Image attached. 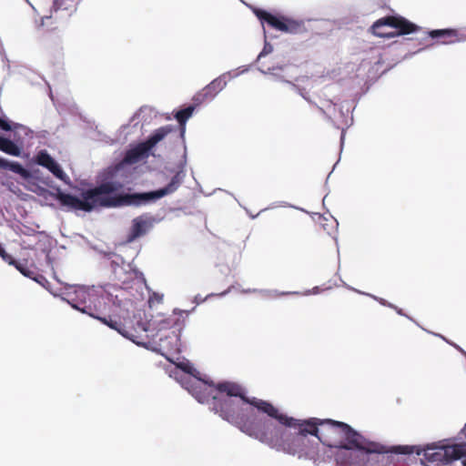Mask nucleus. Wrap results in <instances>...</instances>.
<instances>
[{
  "mask_svg": "<svg viewBox=\"0 0 466 466\" xmlns=\"http://www.w3.org/2000/svg\"><path fill=\"white\" fill-rule=\"evenodd\" d=\"M258 412L267 415L258 441L279 451L297 455L317 463L323 459L319 455V444L311 443L308 434L313 435L328 446L340 448L336 455L347 449H355L361 434L344 422L333 420L309 418L299 420L280 412L267 400H251Z\"/></svg>",
  "mask_w": 466,
  "mask_h": 466,
  "instance_id": "f257e3e1",
  "label": "nucleus"
},
{
  "mask_svg": "<svg viewBox=\"0 0 466 466\" xmlns=\"http://www.w3.org/2000/svg\"><path fill=\"white\" fill-rule=\"evenodd\" d=\"M187 390L200 403L212 400V409L222 419L237 426L242 432L258 440L265 419L258 418L251 400H262L246 396V390L239 384L224 381L215 384L198 377L187 382Z\"/></svg>",
  "mask_w": 466,
  "mask_h": 466,
  "instance_id": "f03ea898",
  "label": "nucleus"
},
{
  "mask_svg": "<svg viewBox=\"0 0 466 466\" xmlns=\"http://www.w3.org/2000/svg\"><path fill=\"white\" fill-rule=\"evenodd\" d=\"M183 178V172L178 171L172 177L170 182L165 187L146 193L118 194L123 188V184L119 181L109 180L83 191L81 198L64 193L59 188L56 189L54 197L62 206L67 207L70 209L90 212L96 208L139 205L143 202L159 199L175 192L181 185Z\"/></svg>",
  "mask_w": 466,
  "mask_h": 466,
  "instance_id": "7ed1b4c3",
  "label": "nucleus"
},
{
  "mask_svg": "<svg viewBox=\"0 0 466 466\" xmlns=\"http://www.w3.org/2000/svg\"><path fill=\"white\" fill-rule=\"evenodd\" d=\"M409 445L388 446L371 441L361 436L355 449H347L338 455V463L342 466H390L393 455L410 454Z\"/></svg>",
  "mask_w": 466,
  "mask_h": 466,
  "instance_id": "20e7f679",
  "label": "nucleus"
},
{
  "mask_svg": "<svg viewBox=\"0 0 466 466\" xmlns=\"http://www.w3.org/2000/svg\"><path fill=\"white\" fill-rule=\"evenodd\" d=\"M411 453L423 454L425 461L437 465H446L466 456V443L446 444L444 441L426 445H409Z\"/></svg>",
  "mask_w": 466,
  "mask_h": 466,
  "instance_id": "39448f33",
  "label": "nucleus"
},
{
  "mask_svg": "<svg viewBox=\"0 0 466 466\" xmlns=\"http://www.w3.org/2000/svg\"><path fill=\"white\" fill-rule=\"evenodd\" d=\"M403 42L401 45L408 50L409 56H413L425 49L433 48L440 45H451L458 42L466 40V36L459 30L452 28L443 29H432L426 32V36L422 38V42L420 43V47L417 50H411L409 48L410 43V38H402ZM407 54L403 58H406Z\"/></svg>",
  "mask_w": 466,
  "mask_h": 466,
  "instance_id": "423d86ee",
  "label": "nucleus"
},
{
  "mask_svg": "<svg viewBox=\"0 0 466 466\" xmlns=\"http://www.w3.org/2000/svg\"><path fill=\"white\" fill-rule=\"evenodd\" d=\"M76 297L79 299V301L76 303H71L74 309L83 313L88 314L89 316L96 319H99L102 323L116 330L125 338L134 340L133 333L130 330H128L121 321L114 320L111 318H102L95 314L96 309L95 306H93V302L98 299V297L96 294H91L86 289L81 288L78 290H76Z\"/></svg>",
  "mask_w": 466,
  "mask_h": 466,
  "instance_id": "0eeeda50",
  "label": "nucleus"
},
{
  "mask_svg": "<svg viewBox=\"0 0 466 466\" xmlns=\"http://www.w3.org/2000/svg\"><path fill=\"white\" fill-rule=\"evenodd\" d=\"M418 29L417 25L398 15L380 18L370 27L373 35L387 38L408 35Z\"/></svg>",
  "mask_w": 466,
  "mask_h": 466,
  "instance_id": "6e6552de",
  "label": "nucleus"
},
{
  "mask_svg": "<svg viewBox=\"0 0 466 466\" xmlns=\"http://www.w3.org/2000/svg\"><path fill=\"white\" fill-rule=\"evenodd\" d=\"M173 131L171 126H164L156 129L149 137L139 143L137 147L127 150L124 156L123 162L126 164H135L148 155V152L169 133Z\"/></svg>",
  "mask_w": 466,
  "mask_h": 466,
  "instance_id": "1a4fd4ad",
  "label": "nucleus"
},
{
  "mask_svg": "<svg viewBox=\"0 0 466 466\" xmlns=\"http://www.w3.org/2000/svg\"><path fill=\"white\" fill-rule=\"evenodd\" d=\"M252 10L262 25L267 24L268 25L279 31L297 34L301 31L303 27L302 22L286 17L284 15H273L258 7H253Z\"/></svg>",
  "mask_w": 466,
  "mask_h": 466,
  "instance_id": "9d476101",
  "label": "nucleus"
},
{
  "mask_svg": "<svg viewBox=\"0 0 466 466\" xmlns=\"http://www.w3.org/2000/svg\"><path fill=\"white\" fill-rule=\"evenodd\" d=\"M226 86V81L222 77L214 79L210 84L205 86L199 93H198L194 100L198 103L205 102L215 97L224 87Z\"/></svg>",
  "mask_w": 466,
  "mask_h": 466,
  "instance_id": "9b49d317",
  "label": "nucleus"
},
{
  "mask_svg": "<svg viewBox=\"0 0 466 466\" xmlns=\"http://www.w3.org/2000/svg\"><path fill=\"white\" fill-rule=\"evenodd\" d=\"M36 161L38 165L47 168L56 177L62 181H66V175L55 159L46 151H41L37 155Z\"/></svg>",
  "mask_w": 466,
  "mask_h": 466,
  "instance_id": "f8f14e48",
  "label": "nucleus"
},
{
  "mask_svg": "<svg viewBox=\"0 0 466 466\" xmlns=\"http://www.w3.org/2000/svg\"><path fill=\"white\" fill-rule=\"evenodd\" d=\"M154 218L140 216L133 219L132 228L128 236V241H133L136 238L145 235L152 227Z\"/></svg>",
  "mask_w": 466,
  "mask_h": 466,
  "instance_id": "ddd939ff",
  "label": "nucleus"
},
{
  "mask_svg": "<svg viewBox=\"0 0 466 466\" xmlns=\"http://www.w3.org/2000/svg\"><path fill=\"white\" fill-rule=\"evenodd\" d=\"M12 266H15V268L25 277L32 279L40 284H42L43 281H46L43 275L36 272V268L35 267L32 265L28 266L26 262H19L15 260V263Z\"/></svg>",
  "mask_w": 466,
  "mask_h": 466,
  "instance_id": "4468645a",
  "label": "nucleus"
},
{
  "mask_svg": "<svg viewBox=\"0 0 466 466\" xmlns=\"http://www.w3.org/2000/svg\"><path fill=\"white\" fill-rule=\"evenodd\" d=\"M0 169L10 170L23 177H27L29 172L18 162L8 161L0 157Z\"/></svg>",
  "mask_w": 466,
  "mask_h": 466,
  "instance_id": "2eb2a0df",
  "label": "nucleus"
},
{
  "mask_svg": "<svg viewBox=\"0 0 466 466\" xmlns=\"http://www.w3.org/2000/svg\"><path fill=\"white\" fill-rule=\"evenodd\" d=\"M0 150L13 157H20L22 148L12 140L0 137Z\"/></svg>",
  "mask_w": 466,
  "mask_h": 466,
  "instance_id": "dca6fc26",
  "label": "nucleus"
},
{
  "mask_svg": "<svg viewBox=\"0 0 466 466\" xmlns=\"http://www.w3.org/2000/svg\"><path fill=\"white\" fill-rule=\"evenodd\" d=\"M81 0H53L51 12H57L59 10L70 11L71 14L76 11V5Z\"/></svg>",
  "mask_w": 466,
  "mask_h": 466,
  "instance_id": "f3484780",
  "label": "nucleus"
},
{
  "mask_svg": "<svg viewBox=\"0 0 466 466\" xmlns=\"http://www.w3.org/2000/svg\"><path fill=\"white\" fill-rule=\"evenodd\" d=\"M194 110H195V106H187L184 109H181L176 113L175 117L180 126H185L187 119L192 116Z\"/></svg>",
  "mask_w": 466,
  "mask_h": 466,
  "instance_id": "a211bd4d",
  "label": "nucleus"
},
{
  "mask_svg": "<svg viewBox=\"0 0 466 466\" xmlns=\"http://www.w3.org/2000/svg\"><path fill=\"white\" fill-rule=\"evenodd\" d=\"M0 257L3 258V260L5 262L8 263L9 265H13L15 263V259L5 251V249L4 248V247L1 244H0Z\"/></svg>",
  "mask_w": 466,
  "mask_h": 466,
  "instance_id": "6ab92c4d",
  "label": "nucleus"
},
{
  "mask_svg": "<svg viewBox=\"0 0 466 466\" xmlns=\"http://www.w3.org/2000/svg\"><path fill=\"white\" fill-rule=\"evenodd\" d=\"M273 51V47L270 44L268 43H265L264 45V47L263 49L261 50V52L258 55L257 58H262L269 54H271V52Z\"/></svg>",
  "mask_w": 466,
  "mask_h": 466,
  "instance_id": "aec40b11",
  "label": "nucleus"
},
{
  "mask_svg": "<svg viewBox=\"0 0 466 466\" xmlns=\"http://www.w3.org/2000/svg\"><path fill=\"white\" fill-rule=\"evenodd\" d=\"M0 128L5 131H10L11 125L6 120L0 118Z\"/></svg>",
  "mask_w": 466,
  "mask_h": 466,
  "instance_id": "412c9836",
  "label": "nucleus"
},
{
  "mask_svg": "<svg viewBox=\"0 0 466 466\" xmlns=\"http://www.w3.org/2000/svg\"><path fill=\"white\" fill-rule=\"evenodd\" d=\"M178 367L183 370L185 372L191 374L192 373V367L188 364H180Z\"/></svg>",
  "mask_w": 466,
  "mask_h": 466,
  "instance_id": "4be33fe9",
  "label": "nucleus"
},
{
  "mask_svg": "<svg viewBox=\"0 0 466 466\" xmlns=\"http://www.w3.org/2000/svg\"><path fill=\"white\" fill-rule=\"evenodd\" d=\"M51 18V15H46V16H43L41 18V21H40V26H44L45 25V21L47 20V19H50Z\"/></svg>",
  "mask_w": 466,
  "mask_h": 466,
  "instance_id": "5701e85b",
  "label": "nucleus"
},
{
  "mask_svg": "<svg viewBox=\"0 0 466 466\" xmlns=\"http://www.w3.org/2000/svg\"><path fill=\"white\" fill-rule=\"evenodd\" d=\"M375 66H381V62H380V60H378V61L375 63Z\"/></svg>",
  "mask_w": 466,
  "mask_h": 466,
  "instance_id": "b1692460",
  "label": "nucleus"
},
{
  "mask_svg": "<svg viewBox=\"0 0 466 466\" xmlns=\"http://www.w3.org/2000/svg\"><path fill=\"white\" fill-rule=\"evenodd\" d=\"M421 464H422L423 466H428V465H426V464L424 463V461H421Z\"/></svg>",
  "mask_w": 466,
  "mask_h": 466,
  "instance_id": "393cba45",
  "label": "nucleus"
},
{
  "mask_svg": "<svg viewBox=\"0 0 466 466\" xmlns=\"http://www.w3.org/2000/svg\"><path fill=\"white\" fill-rule=\"evenodd\" d=\"M398 313H399V314H402L401 309H399V310H398Z\"/></svg>",
  "mask_w": 466,
  "mask_h": 466,
  "instance_id": "a878e982",
  "label": "nucleus"
},
{
  "mask_svg": "<svg viewBox=\"0 0 466 466\" xmlns=\"http://www.w3.org/2000/svg\"><path fill=\"white\" fill-rule=\"evenodd\" d=\"M26 2H28V0H25Z\"/></svg>",
  "mask_w": 466,
  "mask_h": 466,
  "instance_id": "bb28decb",
  "label": "nucleus"
}]
</instances>
